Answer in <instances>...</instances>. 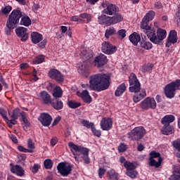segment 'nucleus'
I'll list each match as a JSON object with an SVG mask.
<instances>
[{"label": "nucleus", "instance_id": "nucleus-1", "mask_svg": "<svg viewBox=\"0 0 180 180\" xmlns=\"http://www.w3.org/2000/svg\"><path fill=\"white\" fill-rule=\"evenodd\" d=\"M110 85V77L106 74L98 73L93 75L89 77V84H83L82 87L84 89H92L97 92L105 91Z\"/></svg>", "mask_w": 180, "mask_h": 180}, {"label": "nucleus", "instance_id": "nucleus-2", "mask_svg": "<svg viewBox=\"0 0 180 180\" xmlns=\"http://www.w3.org/2000/svg\"><path fill=\"white\" fill-rule=\"evenodd\" d=\"M68 147L72 154L74 155L75 161L79 162L81 158H82L84 164H89V162H91V159L89 158V149L78 146L74 143V142H69Z\"/></svg>", "mask_w": 180, "mask_h": 180}, {"label": "nucleus", "instance_id": "nucleus-3", "mask_svg": "<svg viewBox=\"0 0 180 180\" xmlns=\"http://www.w3.org/2000/svg\"><path fill=\"white\" fill-rule=\"evenodd\" d=\"M22 18V13L19 10H13L6 22L8 29H6V34H11V29H15L19 23V20Z\"/></svg>", "mask_w": 180, "mask_h": 180}, {"label": "nucleus", "instance_id": "nucleus-4", "mask_svg": "<svg viewBox=\"0 0 180 180\" xmlns=\"http://www.w3.org/2000/svg\"><path fill=\"white\" fill-rule=\"evenodd\" d=\"M167 37V31L162 28H158L156 31L154 29L152 30L150 34H148V38L149 40L154 43L155 44H159L161 43L162 40H164Z\"/></svg>", "mask_w": 180, "mask_h": 180}, {"label": "nucleus", "instance_id": "nucleus-5", "mask_svg": "<svg viewBox=\"0 0 180 180\" xmlns=\"http://www.w3.org/2000/svg\"><path fill=\"white\" fill-rule=\"evenodd\" d=\"M129 92H140V89H141V84H140V82L137 79V76L134 73H131L129 77Z\"/></svg>", "mask_w": 180, "mask_h": 180}, {"label": "nucleus", "instance_id": "nucleus-6", "mask_svg": "<svg viewBox=\"0 0 180 180\" xmlns=\"http://www.w3.org/2000/svg\"><path fill=\"white\" fill-rule=\"evenodd\" d=\"M139 106L143 110H154L157 108V101L153 97H146L140 103Z\"/></svg>", "mask_w": 180, "mask_h": 180}, {"label": "nucleus", "instance_id": "nucleus-7", "mask_svg": "<svg viewBox=\"0 0 180 180\" xmlns=\"http://www.w3.org/2000/svg\"><path fill=\"white\" fill-rule=\"evenodd\" d=\"M144 136H146V129L143 127H136L129 134V139L130 140H140Z\"/></svg>", "mask_w": 180, "mask_h": 180}, {"label": "nucleus", "instance_id": "nucleus-8", "mask_svg": "<svg viewBox=\"0 0 180 180\" xmlns=\"http://www.w3.org/2000/svg\"><path fill=\"white\" fill-rule=\"evenodd\" d=\"M57 169L62 176H68L71 174V171H72V167L69 163L60 162L58 165Z\"/></svg>", "mask_w": 180, "mask_h": 180}, {"label": "nucleus", "instance_id": "nucleus-9", "mask_svg": "<svg viewBox=\"0 0 180 180\" xmlns=\"http://www.w3.org/2000/svg\"><path fill=\"white\" fill-rule=\"evenodd\" d=\"M89 64L88 62L79 63L77 65V70L80 75L82 77H85V78H88L89 77V74H91V70H89Z\"/></svg>", "mask_w": 180, "mask_h": 180}, {"label": "nucleus", "instance_id": "nucleus-10", "mask_svg": "<svg viewBox=\"0 0 180 180\" xmlns=\"http://www.w3.org/2000/svg\"><path fill=\"white\" fill-rule=\"evenodd\" d=\"M46 105L52 106L56 110H61L64 108L63 101H56L54 102V100L51 98V96L47 93L46 94Z\"/></svg>", "mask_w": 180, "mask_h": 180}, {"label": "nucleus", "instance_id": "nucleus-11", "mask_svg": "<svg viewBox=\"0 0 180 180\" xmlns=\"http://www.w3.org/2000/svg\"><path fill=\"white\" fill-rule=\"evenodd\" d=\"M117 50V48L115 46L108 41H105L101 44V51L105 54H113V53H116Z\"/></svg>", "mask_w": 180, "mask_h": 180}, {"label": "nucleus", "instance_id": "nucleus-12", "mask_svg": "<svg viewBox=\"0 0 180 180\" xmlns=\"http://www.w3.org/2000/svg\"><path fill=\"white\" fill-rule=\"evenodd\" d=\"M94 67L98 68L103 67L108 64V57L103 53H100L98 56H96L94 60Z\"/></svg>", "mask_w": 180, "mask_h": 180}, {"label": "nucleus", "instance_id": "nucleus-13", "mask_svg": "<svg viewBox=\"0 0 180 180\" xmlns=\"http://www.w3.org/2000/svg\"><path fill=\"white\" fill-rule=\"evenodd\" d=\"M49 77L51 79H55L57 82H63L64 81V75L57 69H51L49 72Z\"/></svg>", "mask_w": 180, "mask_h": 180}, {"label": "nucleus", "instance_id": "nucleus-14", "mask_svg": "<svg viewBox=\"0 0 180 180\" xmlns=\"http://www.w3.org/2000/svg\"><path fill=\"white\" fill-rule=\"evenodd\" d=\"M101 129L105 131H109L113 127V120L110 117H104L100 122Z\"/></svg>", "mask_w": 180, "mask_h": 180}, {"label": "nucleus", "instance_id": "nucleus-15", "mask_svg": "<svg viewBox=\"0 0 180 180\" xmlns=\"http://www.w3.org/2000/svg\"><path fill=\"white\" fill-rule=\"evenodd\" d=\"M15 34L18 37H20L21 41H26L29 39V34L25 27H20L15 29Z\"/></svg>", "mask_w": 180, "mask_h": 180}, {"label": "nucleus", "instance_id": "nucleus-16", "mask_svg": "<svg viewBox=\"0 0 180 180\" xmlns=\"http://www.w3.org/2000/svg\"><path fill=\"white\" fill-rule=\"evenodd\" d=\"M82 19H86L87 23H89L92 19V17L91 15L86 13H82L79 15V16L73 15L70 17V20H72V22H82Z\"/></svg>", "mask_w": 180, "mask_h": 180}, {"label": "nucleus", "instance_id": "nucleus-17", "mask_svg": "<svg viewBox=\"0 0 180 180\" xmlns=\"http://www.w3.org/2000/svg\"><path fill=\"white\" fill-rule=\"evenodd\" d=\"M175 88L172 85H171V83L166 85L165 87V94L167 96V98H169V99H172L174 96H175Z\"/></svg>", "mask_w": 180, "mask_h": 180}, {"label": "nucleus", "instance_id": "nucleus-18", "mask_svg": "<svg viewBox=\"0 0 180 180\" xmlns=\"http://www.w3.org/2000/svg\"><path fill=\"white\" fill-rule=\"evenodd\" d=\"M116 12H117V8H116L115 5L112 4H108L107 7L102 11V13L109 15L110 16L115 15Z\"/></svg>", "mask_w": 180, "mask_h": 180}, {"label": "nucleus", "instance_id": "nucleus-19", "mask_svg": "<svg viewBox=\"0 0 180 180\" xmlns=\"http://www.w3.org/2000/svg\"><path fill=\"white\" fill-rule=\"evenodd\" d=\"M11 171L13 174H15L17 176H23L25 175V170L20 165H11Z\"/></svg>", "mask_w": 180, "mask_h": 180}, {"label": "nucleus", "instance_id": "nucleus-20", "mask_svg": "<svg viewBox=\"0 0 180 180\" xmlns=\"http://www.w3.org/2000/svg\"><path fill=\"white\" fill-rule=\"evenodd\" d=\"M148 22L149 21H147L146 20H144V18H143L141 23V28L143 30L144 33L148 36V34H150L154 30V28H152L148 25Z\"/></svg>", "mask_w": 180, "mask_h": 180}, {"label": "nucleus", "instance_id": "nucleus-21", "mask_svg": "<svg viewBox=\"0 0 180 180\" xmlns=\"http://www.w3.org/2000/svg\"><path fill=\"white\" fill-rule=\"evenodd\" d=\"M98 23L99 25H105V26H111V19L110 16L102 14L98 16Z\"/></svg>", "mask_w": 180, "mask_h": 180}, {"label": "nucleus", "instance_id": "nucleus-22", "mask_svg": "<svg viewBox=\"0 0 180 180\" xmlns=\"http://www.w3.org/2000/svg\"><path fill=\"white\" fill-rule=\"evenodd\" d=\"M77 94L78 96L82 98L84 102H86V103H91V102H92V98L89 95V92L88 91L84 90L82 92L78 91Z\"/></svg>", "mask_w": 180, "mask_h": 180}, {"label": "nucleus", "instance_id": "nucleus-23", "mask_svg": "<svg viewBox=\"0 0 180 180\" xmlns=\"http://www.w3.org/2000/svg\"><path fill=\"white\" fill-rule=\"evenodd\" d=\"M43 40V35L39 32H33L31 33V41L34 44H37Z\"/></svg>", "mask_w": 180, "mask_h": 180}, {"label": "nucleus", "instance_id": "nucleus-24", "mask_svg": "<svg viewBox=\"0 0 180 180\" xmlns=\"http://www.w3.org/2000/svg\"><path fill=\"white\" fill-rule=\"evenodd\" d=\"M129 41L134 46H137L139 44L140 40H141V38L140 37V34L137 32H134L131 35H129Z\"/></svg>", "mask_w": 180, "mask_h": 180}, {"label": "nucleus", "instance_id": "nucleus-25", "mask_svg": "<svg viewBox=\"0 0 180 180\" xmlns=\"http://www.w3.org/2000/svg\"><path fill=\"white\" fill-rule=\"evenodd\" d=\"M175 120V116L172 115H165L161 120L162 124L165 125H169V123H172Z\"/></svg>", "mask_w": 180, "mask_h": 180}, {"label": "nucleus", "instance_id": "nucleus-26", "mask_svg": "<svg viewBox=\"0 0 180 180\" xmlns=\"http://www.w3.org/2000/svg\"><path fill=\"white\" fill-rule=\"evenodd\" d=\"M20 115L22 117V122L24 130H27V128L30 127V122H29V120H27L26 113L22 112L20 113Z\"/></svg>", "mask_w": 180, "mask_h": 180}, {"label": "nucleus", "instance_id": "nucleus-27", "mask_svg": "<svg viewBox=\"0 0 180 180\" xmlns=\"http://www.w3.org/2000/svg\"><path fill=\"white\" fill-rule=\"evenodd\" d=\"M161 131L162 134H165L166 136H168L174 133V127L171 125L164 124V127L162 129Z\"/></svg>", "mask_w": 180, "mask_h": 180}, {"label": "nucleus", "instance_id": "nucleus-28", "mask_svg": "<svg viewBox=\"0 0 180 180\" xmlns=\"http://www.w3.org/2000/svg\"><path fill=\"white\" fill-rule=\"evenodd\" d=\"M125 91H126V84H124V83H122L120 86H118V87L115 90V96H122V95H123Z\"/></svg>", "mask_w": 180, "mask_h": 180}, {"label": "nucleus", "instance_id": "nucleus-29", "mask_svg": "<svg viewBox=\"0 0 180 180\" xmlns=\"http://www.w3.org/2000/svg\"><path fill=\"white\" fill-rule=\"evenodd\" d=\"M107 176L111 180H119V174L115 169H110L107 172Z\"/></svg>", "mask_w": 180, "mask_h": 180}, {"label": "nucleus", "instance_id": "nucleus-30", "mask_svg": "<svg viewBox=\"0 0 180 180\" xmlns=\"http://www.w3.org/2000/svg\"><path fill=\"white\" fill-rule=\"evenodd\" d=\"M167 40H169V41H172V44H175V43L178 41L176 31L175 30L170 31Z\"/></svg>", "mask_w": 180, "mask_h": 180}, {"label": "nucleus", "instance_id": "nucleus-31", "mask_svg": "<svg viewBox=\"0 0 180 180\" xmlns=\"http://www.w3.org/2000/svg\"><path fill=\"white\" fill-rule=\"evenodd\" d=\"M111 19V26L112 25H116L120 23L123 20V16L120 14H115L114 16L110 17Z\"/></svg>", "mask_w": 180, "mask_h": 180}, {"label": "nucleus", "instance_id": "nucleus-32", "mask_svg": "<svg viewBox=\"0 0 180 180\" xmlns=\"http://www.w3.org/2000/svg\"><path fill=\"white\" fill-rule=\"evenodd\" d=\"M52 95L53 98H61L63 96V89H61V87L58 86H55Z\"/></svg>", "mask_w": 180, "mask_h": 180}, {"label": "nucleus", "instance_id": "nucleus-33", "mask_svg": "<svg viewBox=\"0 0 180 180\" xmlns=\"http://www.w3.org/2000/svg\"><path fill=\"white\" fill-rule=\"evenodd\" d=\"M161 161H162L161 158H159L158 161L155 159L149 158V165L150 167H155V168H158L161 166Z\"/></svg>", "mask_w": 180, "mask_h": 180}, {"label": "nucleus", "instance_id": "nucleus-34", "mask_svg": "<svg viewBox=\"0 0 180 180\" xmlns=\"http://www.w3.org/2000/svg\"><path fill=\"white\" fill-rule=\"evenodd\" d=\"M113 34H116V29H115L113 27H111L105 30V39H109L110 36H113Z\"/></svg>", "mask_w": 180, "mask_h": 180}, {"label": "nucleus", "instance_id": "nucleus-35", "mask_svg": "<svg viewBox=\"0 0 180 180\" xmlns=\"http://www.w3.org/2000/svg\"><path fill=\"white\" fill-rule=\"evenodd\" d=\"M140 46L141 49H144L145 50H151L153 49V44L147 41H141Z\"/></svg>", "mask_w": 180, "mask_h": 180}, {"label": "nucleus", "instance_id": "nucleus-36", "mask_svg": "<svg viewBox=\"0 0 180 180\" xmlns=\"http://www.w3.org/2000/svg\"><path fill=\"white\" fill-rule=\"evenodd\" d=\"M20 25H22V26H30L32 25V20H30V18L29 16H24L21 18L20 20Z\"/></svg>", "mask_w": 180, "mask_h": 180}, {"label": "nucleus", "instance_id": "nucleus-37", "mask_svg": "<svg viewBox=\"0 0 180 180\" xmlns=\"http://www.w3.org/2000/svg\"><path fill=\"white\" fill-rule=\"evenodd\" d=\"M153 65L151 63L143 65V66H141L140 70L141 71V72H150L153 70Z\"/></svg>", "mask_w": 180, "mask_h": 180}, {"label": "nucleus", "instance_id": "nucleus-38", "mask_svg": "<svg viewBox=\"0 0 180 180\" xmlns=\"http://www.w3.org/2000/svg\"><path fill=\"white\" fill-rule=\"evenodd\" d=\"M155 16V12L153 11H150L148 13L146 14L143 19L144 20H147L148 22H150V20H153Z\"/></svg>", "mask_w": 180, "mask_h": 180}, {"label": "nucleus", "instance_id": "nucleus-39", "mask_svg": "<svg viewBox=\"0 0 180 180\" xmlns=\"http://www.w3.org/2000/svg\"><path fill=\"white\" fill-rule=\"evenodd\" d=\"M68 105L71 109H77V108H79V106H81V103L75 101H69Z\"/></svg>", "mask_w": 180, "mask_h": 180}, {"label": "nucleus", "instance_id": "nucleus-40", "mask_svg": "<svg viewBox=\"0 0 180 180\" xmlns=\"http://www.w3.org/2000/svg\"><path fill=\"white\" fill-rule=\"evenodd\" d=\"M169 180H180V166H179L176 168V172L172 175L169 179Z\"/></svg>", "mask_w": 180, "mask_h": 180}, {"label": "nucleus", "instance_id": "nucleus-41", "mask_svg": "<svg viewBox=\"0 0 180 180\" xmlns=\"http://www.w3.org/2000/svg\"><path fill=\"white\" fill-rule=\"evenodd\" d=\"M124 167L126 168L127 171H133V169H136V165L130 162H125L124 163Z\"/></svg>", "mask_w": 180, "mask_h": 180}, {"label": "nucleus", "instance_id": "nucleus-42", "mask_svg": "<svg viewBox=\"0 0 180 180\" xmlns=\"http://www.w3.org/2000/svg\"><path fill=\"white\" fill-rule=\"evenodd\" d=\"M81 124H82V126L86 127L87 129H92L94 127V122H90L86 120H82L81 121Z\"/></svg>", "mask_w": 180, "mask_h": 180}, {"label": "nucleus", "instance_id": "nucleus-43", "mask_svg": "<svg viewBox=\"0 0 180 180\" xmlns=\"http://www.w3.org/2000/svg\"><path fill=\"white\" fill-rule=\"evenodd\" d=\"M46 57L43 55H39L35 58V59L33 60L34 64H41V63H43L44 61V59Z\"/></svg>", "mask_w": 180, "mask_h": 180}, {"label": "nucleus", "instance_id": "nucleus-44", "mask_svg": "<svg viewBox=\"0 0 180 180\" xmlns=\"http://www.w3.org/2000/svg\"><path fill=\"white\" fill-rule=\"evenodd\" d=\"M9 115L11 119H18L19 117V115H20V111L19 110V108H15L13 110L12 114L9 112Z\"/></svg>", "mask_w": 180, "mask_h": 180}, {"label": "nucleus", "instance_id": "nucleus-45", "mask_svg": "<svg viewBox=\"0 0 180 180\" xmlns=\"http://www.w3.org/2000/svg\"><path fill=\"white\" fill-rule=\"evenodd\" d=\"M126 174L127 176H129V178L134 179V178H137L139 172H137V171H127Z\"/></svg>", "mask_w": 180, "mask_h": 180}, {"label": "nucleus", "instance_id": "nucleus-46", "mask_svg": "<svg viewBox=\"0 0 180 180\" xmlns=\"http://www.w3.org/2000/svg\"><path fill=\"white\" fill-rule=\"evenodd\" d=\"M11 11H12V6H6L1 8V12L4 13V15H8Z\"/></svg>", "mask_w": 180, "mask_h": 180}, {"label": "nucleus", "instance_id": "nucleus-47", "mask_svg": "<svg viewBox=\"0 0 180 180\" xmlns=\"http://www.w3.org/2000/svg\"><path fill=\"white\" fill-rule=\"evenodd\" d=\"M91 131H92L93 134L94 136H96V137H101V136H102V131L99 129H96V128H95V127H93L91 128Z\"/></svg>", "mask_w": 180, "mask_h": 180}, {"label": "nucleus", "instance_id": "nucleus-48", "mask_svg": "<svg viewBox=\"0 0 180 180\" xmlns=\"http://www.w3.org/2000/svg\"><path fill=\"white\" fill-rule=\"evenodd\" d=\"M170 84L176 91V89L180 90V79H176V81L172 82Z\"/></svg>", "mask_w": 180, "mask_h": 180}, {"label": "nucleus", "instance_id": "nucleus-49", "mask_svg": "<svg viewBox=\"0 0 180 180\" xmlns=\"http://www.w3.org/2000/svg\"><path fill=\"white\" fill-rule=\"evenodd\" d=\"M127 150V145L125 143H120L118 146V151L119 153H124V151Z\"/></svg>", "mask_w": 180, "mask_h": 180}, {"label": "nucleus", "instance_id": "nucleus-50", "mask_svg": "<svg viewBox=\"0 0 180 180\" xmlns=\"http://www.w3.org/2000/svg\"><path fill=\"white\" fill-rule=\"evenodd\" d=\"M53 122V117L50 115L49 114H46V126L49 127L51 124V122Z\"/></svg>", "mask_w": 180, "mask_h": 180}, {"label": "nucleus", "instance_id": "nucleus-51", "mask_svg": "<svg viewBox=\"0 0 180 180\" xmlns=\"http://www.w3.org/2000/svg\"><path fill=\"white\" fill-rule=\"evenodd\" d=\"M39 122L41 123L42 126H46V113L41 114L40 117L38 118Z\"/></svg>", "mask_w": 180, "mask_h": 180}, {"label": "nucleus", "instance_id": "nucleus-52", "mask_svg": "<svg viewBox=\"0 0 180 180\" xmlns=\"http://www.w3.org/2000/svg\"><path fill=\"white\" fill-rule=\"evenodd\" d=\"M53 160L50 159L46 160V169H51L53 168Z\"/></svg>", "mask_w": 180, "mask_h": 180}, {"label": "nucleus", "instance_id": "nucleus-53", "mask_svg": "<svg viewBox=\"0 0 180 180\" xmlns=\"http://www.w3.org/2000/svg\"><path fill=\"white\" fill-rule=\"evenodd\" d=\"M136 94L140 96L141 98L144 99L146 96H147V91L146 89H143L139 92H136Z\"/></svg>", "mask_w": 180, "mask_h": 180}, {"label": "nucleus", "instance_id": "nucleus-54", "mask_svg": "<svg viewBox=\"0 0 180 180\" xmlns=\"http://www.w3.org/2000/svg\"><path fill=\"white\" fill-rule=\"evenodd\" d=\"M117 36L121 39H124L126 37V30H120L117 32Z\"/></svg>", "mask_w": 180, "mask_h": 180}, {"label": "nucleus", "instance_id": "nucleus-55", "mask_svg": "<svg viewBox=\"0 0 180 180\" xmlns=\"http://www.w3.org/2000/svg\"><path fill=\"white\" fill-rule=\"evenodd\" d=\"M18 150H20L21 153H33L32 150H29L25 148V147L22 146H18Z\"/></svg>", "mask_w": 180, "mask_h": 180}, {"label": "nucleus", "instance_id": "nucleus-56", "mask_svg": "<svg viewBox=\"0 0 180 180\" xmlns=\"http://www.w3.org/2000/svg\"><path fill=\"white\" fill-rule=\"evenodd\" d=\"M0 115L2 116L3 118L5 119V120H8V112H6V110L4 108H0Z\"/></svg>", "mask_w": 180, "mask_h": 180}, {"label": "nucleus", "instance_id": "nucleus-57", "mask_svg": "<svg viewBox=\"0 0 180 180\" xmlns=\"http://www.w3.org/2000/svg\"><path fill=\"white\" fill-rule=\"evenodd\" d=\"M27 147L28 148H30L29 150H32L33 151V150H34L35 146H34V143L33 142V141H32V139H29L27 141Z\"/></svg>", "mask_w": 180, "mask_h": 180}, {"label": "nucleus", "instance_id": "nucleus-58", "mask_svg": "<svg viewBox=\"0 0 180 180\" xmlns=\"http://www.w3.org/2000/svg\"><path fill=\"white\" fill-rule=\"evenodd\" d=\"M150 158L154 159V158H161L160 157V153H157L155 151H152L150 153Z\"/></svg>", "mask_w": 180, "mask_h": 180}, {"label": "nucleus", "instance_id": "nucleus-59", "mask_svg": "<svg viewBox=\"0 0 180 180\" xmlns=\"http://www.w3.org/2000/svg\"><path fill=\"white\" fill-rule=\"evenodd\" d=\"M60 120H61V117L57 116L54 119V120H53V122L52 123V127H54V126H57V124H58V123H60Z\"/></svg>", "mask_w": 180, "mask_h": 180}, {"label": "nucleus", "instance_id": "nucleus-60", "mask_svg": "<svg viewBox=\"0 0 180 180\" xmlns=\"http://www.w3.org/2000/svg\"><path fill=\"white\" fill-rule=\"evenodd\" d=\"M39 169H40V165L35 164L34 165V167L31 168V170H32V172H33L34 174H36L37 173Z\"/></svg>", "mask_w": 180, "mask_h": 180}, {"label": "nucleus", "instance_id": "nucleus-61", "mask_svg": "<svg viewBox=\"0 0 180 180\" xmlns=\"http://www.w3.org/2000/svg\"><path fill=\"white\" fill-rule=\"evenodd\" d=\"M173 146L174 148L178 150L180 152V141H174L172 142Z\"/></svg>", "mask_w": 180, "mask_h": 180}, {"label": "nucleus", "instance_id": "nucleus-62", "mask_svg": "<svg viewBox=\"0 0 180 180\" xmlns=\"http://www.w3.org/2000/svg\"><path fill=\"white\" fill-rule=\"evenodd\" d=\"M39 100L46 103V91H42L39 95Z\"/></svg>", "mask_w": 180, "mask_h": 180}, {"label": "nucleus", "instance_id": "nucleus-63", "mask_svg": "<svg viewBox=\"0 0 180 180\" xmlns=\"http://www.w3.org/2000/svg\"><path fill=\"white\" fill-rule=\"evenodd\" d=\"M141 99H143V98H141L137 93L133 96V101H134V103H137L140 102V101H141Z\"/></svg>", "mask_w": 180, "mask_h": 180}, {"label": "nucleus", "instance_id": "nucleus-64", "mask_svg": "<svg viewBox=\"0 0 180 180\" xmlns=\"http://www.w3.org/2000/svg\"><path fill=\"white\" fill-rule=\"evenodd\" d=\"M98 176L99 178H102V176H103V175H105V172H106V169H105L104 168L101 167L98 171Z\"/></svg>", "mask_w": 180, "mask_h": 180}]
</instances>
